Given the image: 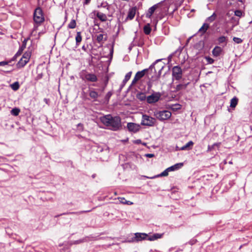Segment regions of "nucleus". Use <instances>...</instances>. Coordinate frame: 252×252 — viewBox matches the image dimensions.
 <instances>
[{
	"label": "nucleus",
	"instance_id": "obj_23",
	"mask_svg": "<svg viewBox=\"0 0 252 252\" xmlns=\"http://www.w3.org/2000/svg\"><path fill=\"white\" fill-rule=\"evenodd\" d=\"M90 211H91V210L81 211H79V212H67L66 213H63V214H61L60 215H58L56 216L55 217L57 218V217L62 216V215H69V214H75L76 215H79L84 213L90 212Z\"/></svg>",
	"mask_w": 252,
	"mask_h": 252
},
{
	"label": "nucleus",
	"instance_id": "obj_35",
	"mask_svg": "<svg viewBox=\"0 0 252 252\" xmlns=\"http://www.w3.org/2000/svg\"><path fill=\"white\" fill-rule=\"evenodd\" d=\"M118 199L120 202L123 204L131 205L133 202L126 200L124 197H119Z\"/></svg>",
	"mask_w": 252,
	"mask_h": 252
},
{
	"label": "nucleus",
	"instance_id": "obj_38",
	"mask_svg": "<svg viewBox=\"0 0 252 252\" xmlns=\"http://www.w3.org/2000/svg\"><path fill=\"white\" fill-rule=\"evenodd\" d=\"M76 26V23L75 20L72 19L69 24L68 25V28L74 29Z\"/></svg>",
	"mask_w": 252,
	"mask_h": 252
},
{
	"label": "nucleus",
	"instance_id": "obj_32",
	"mask_svg": "<svg viewBox=\"0 0 252 252\" xmlns=\"http://www.w3.org/2000/svg\"><path fill=\"white\" fill-rule=\"evenodd\" d=\"M144 32L146 35H149L151 33V28L149 24H148L144 26L143 28Z\"/></svg>",
	"mask_w": 252,
	"mask_h": 252
},
{
	"label": "nucleus",
	"instance_id": "obj_48",
	"mask_svg": "<svg viewBox=\"0 0 252 252\" xmlns=\"http://www.w3.org/2000/svg\"><path fill=\"white\" fill-rule=\"evenodd\" d=\"M235 15L238 17H241L242 15V12L240 10H237L235 11Z\"/></svg>",
	"mask_w": 252,
	"mask_h": 252
},
{
	"label": "nucleus",
	"instance_id": "obj_15",
	"mask_svg": "<svg viewBox=\"0 0 252 252\" xmlns=\"http://www.w3.org/2000/svg\"><path fill=\"white\" fill-rule=\"evenodd\" d=\"M94 13L101 22H106L107 20L106 14L98 11H94Z\"/></svg>",
	"mask_w": 252,
	"mask_h": 252
},
{
	"label": "nucleus",
	"instance_id": "obj_14",
	"mask_svg": "<svg viewBox=\"0 0 252 252\" xmlns=\"http://www.w3.org/2000/svg\"><path fill=\"white\" fill-rule=\"evenodd\" d=\"M136 10L137 8L135 6L130 8L128 10V14L125 21L132 20L135 15Z\"/></svg>",
	"mask_w": 252,
	"mask_h": 252
},
{
	"label": "nucleus",
	"instance_id": "obj_9",
	"mask_svg": "<svg viewBox=\"0 0 252 252\" xmlns=\"http://www.w3.org/2000/svg\"><path fill=\"white\" fill-rule=\"evenodd\" d=\"M161 96L160 93L154 92L151 95L147 97V102L149 104L155 103L160 99Z\"/></svg>",
	"mask_w": 252,
	"mask_h": 252
},
{
	"label": "nucleus",
	"instance_id": "obj_19",
	"mask_svg": "<svg viewBox=\"0 0 252 252\" xmlns=\"http://www.w3.org/2000/svg\"><path fill=\"white\" fill-rule=\"evenodd\" d=\"M158 3L156 4L149 8L148 12L146 14V17L148 18H150L154 13L155 10L158 8Z\"/></svg>",
	"mask_w": 252,
	"mask_h": 252
},
{
	"label": "nucleus",
	"instance_id": "obj_31",
	"mask_svg": "<svg viewBox=\"0 0 252 252\" xmlns=\"http://www.w3.org/2000/svg\"><path fill=\"white\" fill-rule=\"evenodd\" d=\"M216 17H217V15L215 12H214L211 16L208 17L205 20V22H206L205 23H207V22L212 23L215 20V19H216Z\"/></svg>",
	"mask_w": 252,
	"mask_h": 252
},
{
	"label": "nucleus",
	"instance_id": "obj_43",
	"mask_svg": "<svg viewBox=\"0 0 252 252\" xmlns=\"http://www.w3.org/2000/svg\"><path fill=\"white\" fill-rule=\"evenodd\" d=\"M233 40L237 44L241 43L243 42V40L241 38L236 37H233Z\"/></svg>",
	"mask_w": 252,
	"mask_h": 252
},
{
	"label": "nucleus",
	"instance_id": "obj_47",
	"mask_svg": "<svg viewBox=\"0 0 252 252\" xmlns=\"http://www.w3.org/2000/svg\"><path fill=\"white\" fill-rule=\"evenodd\" d=\"M12 61H11V60L9 61L0 62V66H4L5 65H8Z\"/></svg>",
	"mask_w": 252,
	"mask_h": 252
},
{
	"label": "nucleus",
	"instance_id": "obj_24",
	"mask_svg": "<svg viewBox=\"0 0 252 252\" xmlns=\"http://www.w3.org/2000/svg\"><path fill=\"white\" fill-rule=\"evenodd\" d=\"M222 52V48L218 46H216L212 50V54L214 57H218L220 56Z\"/></svg>",
	"mask_w": 252,
	"mask_h": 252
},
{
	"label": "nucleus",
	"instance_id": "obj_45",
	"mask_svg": "<svg viewBox=\"0 0 252 252\" xmlns=\"http://www.w3.org/2000/svg\"><path fill=\"white\" fill-rule=\"evenodd\" d=\"M22 54V51L21 50H19L17 53L15 54V55L11 59V61H14L16 60V58L17 56L21 55Z\"/></svg>",
	"mask_w": 252,
	"mask_h": 252
},
{
	"label": "nucleus",
	"instance_id": "obj_7",
	"mask_svg": "<svg viewBox=\"0 0 252 252\" xmlns=\"http://www.w3.org/2000/svg\"><path fill=\"white\" fill-rule=\"evenodd\" d=\"M141 128L140 124L129 122L127 123L126 126H124V129H127L129 132L135 133L138 132Z\"/></svg>",
	"mask_w": 252,
	"mask_h": 252
},
{
	"label": "nucleus",
	"instance_id": "obj_27",
	"mask_svg": "<svg viewBox=\"0 0 252 252\" xmlns=\"http://www.w3.org/2000/svg\"><path fill=\"white\" fill-rule=\"evenodd\" d=\"M82 37L81 35V32H77L76 37H75V41H76V45L77 46H79L82 41Z\"/></svg>",
	"mask_w": 252,
	"mask_h": 252
},
{
	"label": "nucleus",
	"instance_id": "obj_13",
	"mask_svg": "<svg viewBox=\"0 0 252 252\" xmlns=\"http://www.w3.org/2000/svg\"><path fill=\"white\" fill-rule=\"evenodd\" d=\"M89 95L93 101H97L99 94L94 88L89 89L88 90Z\"/></svg>",
	"mask_w": 252,
	"mask_h": 252
},
{
	"label": "nucleus",
	"instance_id": "obj_30",
	"mask_svg": "<svg viewBox=\"0 0 252 252\" xmlns=\"http://www.w3.org/2000/svg\"><path fill=\"white\" fill-rule=\"evenodd\" d=\"M238 99L236 97H234L230 100V107L232 108H234L236 107L238 103Z\"/></svg>",
	"mask_w": 252,
	"mask_h": 252
},
{
	"label": "nucleus",
	"instance_id": "obj_1",
	"mask_svg": "<svg viewBox=\"0 0 252 252\" xmlns=\"http://www.w3.org/2000/svg\"><path fill=\"white\" fill-rule=\"evenodd\" d=\"M99 119L111 130L116 131L123 129V125L119 116L108 114L100 117Z\"/></svg>",
	"mask_w": 252,
	"mask_h": 252
},
{
	"label": "nucleus",
	"instance_id": "obj_51",
	"mask_svg": "<svg viewBox=\"0 0 252 252\" xmlns=\"http://www.w3.org/2000/svg\"><path fill=\"white\" fill-rule=\"evenodd\" d=\"M133 143L135 144H140L142 143V141L141 139H138L135 140L133 141Z\"/></svg>",
	"mask_w": 252,
	"mask_h": 252
},
{
	"label": "nucleus",
	"instance_id": "obj_62",
	"mask_svg": "<svg viewBox=\"0 0 252 252\" xmlns=\"http://www.w3.org/2000/svg\"><path fill=\"white\" fill-rule=\"evenodd\" d=\"M180 148L178 146H176V151H181L180 150H179Z\"/></svg>",
	"mask_w": 252,
	"mask_h": 252
},
{
	"label": "nucleus",
	"instance_id": "obj_11",
	"mask_svg": "<svg viewBox=\"0 0 252 252\" xmlns=\"http://www.w3.org/2000/svg\"><path fill=\"white\" fill-rule=\"evenodd\" d=\"M82 79L91 82H95L97 81V77L94 74L87 72L84 73Z\"/></svg>",
	"mask_w": 252,
	"mask_h": 252
},
{
	"label": "nucleus",
	"instance_id": "obj_36",
	"mask_svg": "<svg viewBox=\"0 0 252 252\" xmlns=\"http://www.w3.org/2000/svg\"><path fill=\"white\" fill-rule=\"evenodd\" d=\"M219 144L217 143H214L212 145H208L207 152H209L216 149L218 147Z\"/></svg>",
	"mask_w": 252,
	"mask_h": 252
},
{
	"label": "nucleus",
	"instance_id": "obj_4",
	"mask_svg": "<svg viewBox=\"0 0 252 252\" xmlns=\"http://www.w3.org/2000/svg\"><path fill=\"white\" fill-rule=\"evenodd\" d=\"M155 122L156 120L155 118L146 114H142V119L140 125L153 126H154Z\"/></svg>",
	"mask_w": 252,
	"mask_h": 252
},
{
	"label": "nucleus",
	"instance_id": "obj_40",
	"mask_svg": "<svg viewBox=\"0 0 252 252\" xmlns=\"http://www.w3.org/2000/svg\"><path fill=\"white\" fill-rule=\"evenodd\" d=\"M98 8L103 7L106 8L108 10H109L110 6L108 3L102 2L100 5H97Z\"/></svg>",
	"mask_w": 252,
	"mask_h": 252
},
{
	"label": "nucleus",
	"instance_id": "obj_55",
	"mask_svg": "<svg viewBox=\"0 0 252 252\" xmlns=\"http://www.w3.org/2000/svg\"><path fill=\"white\" fill-rule=\"evenodd\" d=\"M91 1V0H84L83 4L84 5H88L90 3Z\"/></svg>",
	"mask_w": 252,
	"mask_h": 252
},
{
	"label": "nucleus",
	"instance_id": "obj_21",
	"mask_svg": "<svg viewBox=\"0 0 252 252\" xmlns=\"http://www.w3.org/2000/svg\"><path fill=\"white\" fill-rule=\"evenodd\" d=\"M194 143L192 141H189L184 146L181 147L179 150L182 151H189L192 149Z\"/></svg>",
	"mask_w": 252,
	"mask_h": 252
},
{
	"label": "nucleus",
	"instance_id": "obj_63",
	"mask_svg": "<svg viewBox=\"0 0 252 252\" xmlns=\"http://www.w3.org/2000/svg\"><path fill=\"white\" fill-rule=\"evenodd\" d=\"M68 163H70V164L71 165V166H72L73 163H72V162L71 161L69 160V161H68Z\"/></svg>",
	"mask_w": 252,
	"mask_h": 252
},
{
	"label": "nucleus",
	"instance_id": "obj_25",
	"mask_svg": "<svg viewBox=\"0 0 252 252\" xmlns=\"http://www.w3.org/2000/svg\"><path fill=\"white\" fill-rule=\"evenodd\" d=\"M96 41L98 43H100L103 41H106L107 38L106 34H99L96 36Z\"/></svg>",
	"mask_w": 252,
	"mask_h": 252
},
{
	"label": "nucleus",
	"instance_id": "obj_59",
	"mask_svg": "<svg viewBox=\"0 0 252 252\" xmlns=\"http://www.w3.org/2000/svg\"><path fill=\"white\" fill-rule=\"evenodd\" d=\"M163 68V66H162V67H161V68H160V69L159 70V71H158V76H160V74H161V70H162V69Z\"/></svg>",
	"mask_w": 252,
	"mask_h": 252
},
{
	"label": "nucleus",
	"instance_id": "obj_57",
	"mask_svg": "<svg viewBox=\"0 0 252 252\" xmlns=\"http://www.w3.org/2000/svg\"><path fill=\"white\" fill-rule=\"evenodd\" d=\"M147 85H148V90L151 89V88H152V83H151V82H149L148 83V84H147Z\"/></svg>",
	"mask_w": 252,
	"mask_h": 252
},
{
	"label": "nucleus",
	"instance_id": "obj_58",
	"mask_svg": "<svg viewBox=\"0 0 252 252\" xmlns=\"http://www.w3.org/2000/svg\"><path fill=\"white\" fill-rule=\"evenodd\" d=\"M125 85H126V84H124V81H123L122 84L120 86V89H119L120 91H121L122 90V89L125 86Z\"/></svg>",
	"mask_w": 252,
	"mask_h": 252
},
{
	"label": "nucleus",
	"instance_id": "obj_6",
	"mask_svg": "<svg viewBox=\"0 0 252 252\" xmlns=\"http://www.w3.org/2000/svg\"><path fill=\"white\" fill-rule=\"evenodd\" d=\"M171 115V111H154L155 116L161 121L169 119Z\"/></svg>",
	"mask_w": 252,
	"mask_h": 252
},
{
	"label": "nucleus",
	"instance_id": "obj_22",
	"mask_svg": "<svg viewBox=\"0 0 252 252\" xmlns=\"http://www.w3.org/2000/svg\"><path fill=\"white\" fill-rule=\"evenodd\" d=\"M183 165L184 163L183 162L177 163L172 166L168 167V169L170 172L176 171L181 168Z\"/></svg>",
	"mask_w": 252,
	"mask_h": 252
},
{
	"label": "nucleus",
	"instance_id": "obj_29",
	"mask_svg": "<svg viewBox=\"0 0 252 252\" xmlns=\"http://www.w3.org/2000/svg\"><path fill=\"white\" fill-rule=\"evenodd\" d=\"M136 97L140 101H144L147 100V96L144 93H138L136 94Z\"/></svg>",
	"mask_w": 252,
	"mask_h": 252
},
{
	"label": "nucleus",
	"instance_id": "obj_61",
	"mask_svg": "<svg viewBox=\"0 0 252 252\" xmlns=\"http://www.w3.org/2000/svg\"><path fill=\"white\" fill-rule=\"evenodd\" d=\"M25 47H26V44H24L23 43V45H22V47H21V51L22 52V50H23V49L25 48Z\"/></svg>",
	"mask_w": 252,
	"mask_h": 252
},
{
	"label": "nucleus",
	"instance_id": "obj_53",
	"mask_svg": "<svg viewBox=\"0 0 252 252\" xmlns=\"http://www.w3.org/2000/svg\"><path fill=\"white\" fill-rule=\"evenodd\" d=\"M196 242V239H192L189 242V244H190V245H193V244H195Z\"/></svg>",
	"mask_w": 252,
	"mask_h": 252
},
{
	"label": "nucleus",
	"instance_id": "obj_8",
	"mask_svg": "<svg viewBox=\"0 0 252 252\" xmlns=\"http://www.w3.org/2000/svg\"><path fill=\"white\" fill-rule=\"evenodd\" d=\"M31 56V52H25L16 64L17 68L23 67L29 61Z\"/></svg>",
	"mask_w": 252,
	"mask_h": 252
},
{
	"label": "nucleus",
	"instance_id": "obj_39",
	"mask_svg": "<svg viewBox=\"0 0 252 252\" xmlns=\"http://www.w3.org/2000/svg\"><path fill=\"white\" fill-rule=\"evenodd\" d=\"M131 74H132L131 71H129L126 74V75H125V78L123 81H124V84H126V82L130 79Z\"/></svg>",
	"mask_w": 252,
	"mask_h": 252
},
{
	"label": "nucleus",
	"instance_id": "obj_64",
	"mask_svg": "<svg viewBox=\"0 0 252 252\" xmlns=\"http://www.w3.org/2000/svg\"><path fill=\"white\" fill-rule=\"evenodd\" d=\"M95 176H96V174H93V175H92V177L93 178H94L95 177Z\"/></svg>",
	"mask_w": 252,
	"mask_h": 252
},
{
	"label": "nucleus",
	"instance_id": "obj_44",
	"mask_svg": "<svg viewBox=\"0 0 252 252\" xmlns=\"http://www.w3.org/2000/svg\"><path fill=\"white\" fill-rule=\"evenodd\" d=\"M77 129L81 131L83 130L84 126L83 125L82 123H79L76 125Z\"/></svg>",
	"mask_w": 252,
	"mask_h": 252
},
{
	"label": "nucleus",
	"instance_id": "obj_34",
	"mask_svg": "<svg viewBox=\"0 0 252 252\" xmlns=\"http://www.w3.org/2000/svg\"><path fill=\"white\" fill-rule=\"evenodd\" d=\"M11 88L14 91H17L20 88V85L18 81L15 82L10 85Z\"/></svg>",
	"mask_w": 252,
	"mask_h": 252
},
{
	"label": "nucleus",
	"instance_id": "obj_54",
	"mask_svg": "<svg viewBox=\"0 0 252 252\" xmlns=\"http://www.w3.org/2000/svg\"><path fill=\"white\" fill-rule=\"evenodd\" d=\"M176 106L177 107L175 108H172L171 110L174 111V110H178L179 109H180V105L177 104V105H176Z\"/></svg>",
	"mask_w": 252,
	"mask_h": 252
},
{
	"label": "nucleus",
	"instance_id": "obj_2",
	"mask_svg": "<svg viewBox=\"0 0 252 252\" xmlns=\"http://www.w3.org/2000/svg\"><path fill=\"white\" fill-rule=\"evenodd\" d=\"M159 61L160 60H157L154 63L150 65L149 68L144 69L141 71H138L135 75V76L133 79L132 80V82L130 86L129 87V88H130L132 86L135 84L138 81H139L145 75L146 73L148 71L149 69H152L153 67H154L156 63Z\"/></svg>",
	"mask_w": 252,
	"mask_h": 252
},
{
	"label": "nucleus",
	"instance_id": "obj_50",
	"mask_svg": "<svg viewBox=\"0 0 252 252\" xmlns=\"http://www.w3.org/2000/svg\"><path fill=\"white\" fill-rule=\"evenodd\" d=\"M144 156L148 158H152L155 157V155L154 154H146Z\"/></svg>",
	"mask_w": 252,
	"mask_h": 252
},
{
	"label": "nucleus",
	"instance_id": "obj_17",
	"mask_svg": "<svg viewBox=\"0 0 252 252\" xmlns=\"http://www.w3.org/2000/svg\"><path fill=\"white\" fill-rule=\"evenodd\" d=\"M190 84L189 82L185 83L183 82L181 83H180L176 85V86L175 87V92H179L181 91L185 90L187 88V86Z\"/></svg>",
	"mask_w": 252,
	"mask_h": 252
},
{
	"label": "nucleus",
	"instance_id": "obj_20",
	"mask_svg": "<svg viewBox=\"0 0 252 252\" xmlns=\"http://www.w3.org/2000/svg\"><path fill=\"white\" fill-rule=\"evenodd\" d=\"M163 235V233H154L153 235L151 236H149L148 235L147 240L150 241H155L156 240L162 238Z\"/></svg>",
	"mask_w": 252,
	"mask_h": 252
},
{
	"label": "nucleus",
	"instance_id": "obj_49",
	"mask_svg": "<svg viewBox=\"0 0 252 252\" xmlns=\"http://www.w3.org/2000/svg\"><path fill=\"white\" fill-rule=\"evenodd\" d=\"M126 241L128 243L136 242V240L134 238V236L131 238H127Z\"/></svg>",
	"mask_w": 252,
	"mask_h": 252
},
{
	"label": "nucleus",
	"instance_id": "obj_10",
	"mask_svg": "<svg viewBox=\"0 0 252 252\" xmlns=\"http://www.w3.org/2000/svg\"><path fill=\"white\" fill-rule=\"evenodd\" d=\"M21 119H23V120H25L27 123L29 125H35L34 116L32 115L30 111L26 112L25 115H21Z\"/></svg>",
	"mask_w": 252,
	"mask_h": 252
},
{
	"label": "nucleus",
	"instance_id": "obj_46",
	"mask_svg": "<svg viewBox=\"0 0 252 252\" xmlns=\"http://www.w3.org/2000/svg\"><path fill=\"white\" fill-rule=\"evenodd\" d=\"M112 95V93L111 92H108L105 96L106 100L108 101Z\"/></svg>",
	"mask_w": 252,
	"mask_h": 252
},
{
	"label": "nucleus",
	"instance_id": "obj_41",
	"mask_svg": "<svg viewBox=\"0 0 252 252\" xmlns=\"http://www.w3.org/2000/svg\"><path fill=\"white\" fill-rule=\"evenodd\" d=\"M132 166H134V165L130 162H127L124 164H123V166L124 169L128 168H132Z\"/></svg>",
	"mask_w": 252,
	"mask_h": 252
},
{
	"label": "nucleus",
	"instance_id": "obj_18",
	"mask_svg": "<svg viewBox=\"0 0 252 252\" xmlns=\"http://www.w3.org/2000/svg\"><path fill=\"white\" fill-rule=\"evenodd\" d=\"M131 157L132 158H133V160L137 163H142L143 162V158L138 153H136L133 152L131 153Z\"/></svg>",
	"mask_w": 252,
	"mask_h": 252
},
{
	"label": "nucleus",
	"instance_id": "obj_56",
	"mask_svg": "<svg viewBox=\"0 0 252 252\" xmlns=\"http://www.w3.org/2000/svg\"><path fill=\"white\" fill-rule=\"evenodd\" d=\"M44 101L47 104V105H49V103H50V99H48V98H44Z\"/></svg>",
	"mask_w": 252,
	"mask_h": 252
},
{
	"label": "nucleus",
	"instance_id": "obj_37",
	"mask_svg": "<svg viewBox=\"0 0 252 252\" xmlns=\"http://www.w3.org/2000/svg\"><path fill=\"white\" fill-rule=\"evenodd\" d=\"M71 246H70V243L68 242L65 245H64L62 249H61L60 250V252H69V249H70V247Z\"/></svg>",
	"mask_w": 252,
	"mask_h": 252
},
{
	"label": "nucleus",
	"instance_id": "obj_52",
	"mask_svg": "<svg viewBox=\"0 0 252 252\" xmlns=\"http://www.w3.org/2000/svg\"><path fill=\"white\" fill-rule=\"evenodd\" d=\"M11 114L14 116H17L18 115H19L20 112H21V111H10Z\"/></svg>",
	"mask_w": 252,
	"mask_h": 252
},
{
	"label": "nucleus",
	"instance_id": "obj_5",
	"mask_svg": "<svg viewBox=\"0 0 252 252\" xmlns=\"http://www.w3.org/2000/svg\"><path fill=\"white\" fill-rule=\"evenodd\" d=\"M183 76V71L179 65L173 67L172 69V76L173 80H180Z\"/></svg>",
	"mask_w": 252,
	"mask_h": 252
},
{
	"label": "nucleus",
	"instance_id": "obj_33",
	"mask_svg": "<svg viewBox=\"0 0 252 252\" xmlns=\"http://www.w3.org/2000/svg\"><path fill=\"white\" fill-rule=\"evenodd\" d=\"M218 41L219 44L225 43V45H226L227 43V37L221 36L218 38Z\"/></svg>",
	"mask_w": 252,
	"mask_h": 252
},
{
	"label": "nucleus",
	"instance_id": "obj_28",
	"mask_svg": "<svg viewBox=\"0 0 252 252\" xmlns=\"http://www.w3.org/2000/svg\"><path fill=\"white\" fill-rule=\"evenodd\" d=\"M169 169L166 168L165 170H164L163 172H162L160 174H158L157 175L154 176L153 177H151V179H154L157 177H164L167 176L168 175V173L169 172Z\"/></svg>",
	"mask_w": 252,
	"mask_h": 252
},
{
	"label": "nucleus",
	"instance_id": "obj_60",
	"mask_svg": "<svg viewBox=\"0 0 252 252\" xmlns=\"http://www.w3.org/2000/svg\"><path fill=\"white\" fill-rule=\"evenodd\" d=\"M250 119L251 122L252 123V111H251V113L250 115Z\"/></svg>",
	"mask_w": 252,
	"mask_h": 252
},
{
	"label": "nucleus",
	"instance_id": "obj_16",
	"mask_svg": "<svg viewBox=\"0 0 252 252\" xmlns=\"http://www.w3.org/2000/svg\"><path fill=\"white\" fill-rule=\"evenodd\" d=\"M209 23H204L198 31L197 33L200 34L201 36L203 35L209 29Z\"/></svg>",
	"mask_w": 252,
	"mask_h": 252
},
{
	"label": "nucleus",
	"instance_id": "obj_42",
	"mask_svg": "<svg viewBox=\"0 0 252 252\" xmlns=\"http://www.w3.org/2000/svg\"><path fill=\"white\" fill-rule=\"evenodd\" d=\"M205 59L207 63L209 64H212L214 63L215 60L210 57H206Z\"/></svg>",
	"mask_w": 252,
	"mask_h": 252
},
{
	"label": "nucleus",
	"instance_id": "obj_12",
	"mask_svg": "<svg viewBox=\"0 0 252 252\" xmlns=\"http://www.w3.org/2000/svg\"><path fill=\"white\" fill-rule=\"evenodd\" d=\"M148 234L145 233L136 232L134 234V238L136 242L147 240Z\"/></svg>",
	"mask_w": 252,
	"mask_h": 252
},
{
	"label": "nucleus",
	"instance_id": "obj_26",
	"mask_svg": "<svg viewBox=\"0 0 252 252\" xmlns=\"http://www.w3.org/2000/svg\"><path fill=\"white\" fill-rule=\"evenodd\" d=\"M88 238V237H86L85 238H84L83 239H79L78 240L71 241L70 242H69L70 246H72L73 245H78V244H80L81 243H84L85 242H87V241H88V240H87Z\"/></svg>",
	"mask_w": 252,
	"mask_h": 252
},
{
	"label": "nucleus",
	"instance_id": "obj_3",
	"mask_svg": "<svg viewBox=\"0 0 252 252\" xmlns=\"http://www.w3.org/2000/svg\"><path fill=\"white\" fill-rule=\"evenodd\" d=\"M45 20L42 10L40 7L36 8L33 13V21L38 25H40Z\"/></svg>",
	"mask_w": 252,
	"mask_h": 252
}]
</instances>
